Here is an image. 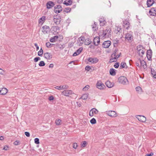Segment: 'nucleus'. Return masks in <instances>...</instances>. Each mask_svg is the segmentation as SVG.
Wrapping results in <instances>:
<instances>
[{
	"mask_svg": "<svg viewBox=\"0 0 156 156\" xmlns=\"http://www.w3.org/2000/svg\"><path fill=\"white\" fill-rule=\"evenodd\" d=\"M118 51V49H116L114 51L113 53L111 55V58L110 59V62H116V59L120 57L121 54L120 53L119 54L117 55V52Z\"/></svg>",
	"mask_w": 156,
	"mask_h": 156,
	"instance_id": "f257e3e1",
	"label": "nucleus"
},
{
	"mask_svg": "<svg viewBox=\"0 0 156 156\" xmlns=\"http://www.w3.org/2000/svg\"><path fill=\"white\" fill-rule=\"evenodd\" d=\"M133 32L131 31H129L126 34L125 39L129 42H131L133 39Z\"/></svg>",
	"mask_w": 156,
	"mask_h": 156,
	"instance_id": "f03ea898",
	"label": "nucleus"
},
{
	"mask_svg": "<svg viewBox=\"0 0 156 156\" xmlns=\"http://www.w3.org/2000/svg\"><path fill=\"white\" fill-rule=\"evenodd\" d=\"M118 81L120 83L124 85L127 84L128 82L127 78L124 76H120L118 78Z\"/></svg>",
	"mask_w": 156,
	"mask_h": 156,
	"instance_id": "7ed1b4c3",
	"label": "nucleus"
},
{
	"mask_svg": "<svg viewBox=\"0 0 156 156\" xmlns=\"http://www.w3.org/2000/svg\"><path fill=\"white\" fill-rule=\"evenodd\" d=\"M111 30L109 27H106V29L105 30H103V36L105 37H110L111 35Z\"/></svg>",
	"mask_w": 156,
	"mask_h": 156,
	"instance_id": "20e7f679",
	"label": "nucleus"
},
{
	"mask_svg": "<svg viewBox=\"0 0 156 156\" xmlns=\"http://www.w3.org/2000/svg\"><path fill=\"white\" fill-rule=\"evenodd\" d=\"M62 10V8L61 5H55L54 7L53 11L56 13H58Z\"/></svg>",
	"mask_w": 156,
	"mask_h": 156,
	"instance_id": "39448f33",
	"label": "nucleus"
},
{
	"mask_svg": "<svg viewBox=\"0 0 156 156\" xmlns=\"http://www.w3.org/2000/svg\"><path fill=\"white\" fill-rule=\"evenodd\" d=\"M106 114L109 116L112 117H115L117 115V113L114 111H109L106 112Z\"/></svg>",
	"mask_w": 156,
	"mask_h": 156,
	"instance_id": "423d86ee",
	"label": "nucleus"
},
{
	"mask_svg": "<svg viewBox=\"0 0 156 156\" xmlns=\"http://www.w3.org/2000/svg\"><path fill=\"white\" fill-rule=\"evenodd\" d=\"M42 29V31L44 34H48L50 31V28L49 27L46 25L43 26Z\"/></svg>",
	"mask_w": 156,
	"mask_h": 156,
	"instance_id": "0eeeda50",
	"label": "nucleus"
},
{
	"mask_svg": "<svg viewBox=\"0 0 156 156\" xmlns=\"http://www.w3.org/2000/svg\"><path fill=\"white\" fill-rule=\"evenodd\" d=\"M123 25L124 27L127 30H128L129 28L130 23L128 20L126 19L123 21Z\"/></svg>",
	"mask_w": 156,
	"mask_h": 156,
	"instance_id": "6e6552de",
	"label": "nucleus"
},
{
	"mask_svg": "<svg viewBox=\"0 0 156 156\" xmlns=\"http://www.w3.org/2000/svg\"><path fill=\"white\" fill-rule=\"evenodd\" d=\"M98 112V110L96 108H93L90 111L89 115L92 117L94 115V114H97Z\"/></svg>",
	"mask_w": 156,
	"mask_h": 156,
	"instance_id": "1a4fd4ad",
	"label": "nucleus"
},
{
	"mask_svg": "<svg viewBox=\"0 0 156 156\" xmlns=\"http://www.w3.org/2000/svg\"><path fill=\"white\" fill-rule=\"evenodd\" d=\"M111 44V42L110 41H104L102 44V47L104 48H108Z\"/></svg>",
	"mask_w": 156,
	"mask_h": 156,
	"instance_id": "9d476101",
	"label": "nucleus"
},
{
	"mask_svg": "<svg viewBox=\"0 0 156 156\" xmlns=\"http://www.w3.org/2000/svg\"><path fill=\"white\" fill-rule=\"evenodd\" d=\"M73 93V91L71 90H64L62 92V94L63 95L67 96L72 94Z\"/></svg>",
	"mask_w": 156,
	"mask_h": 156,
	"instance_id": "9b49d317",
	"label": "nucleus"
},
{
	"mask_svg": "<svg viewBox=\"0 0 156 156\" xmlns=\"http://www.w3.org/2000/svg\"><path fill=\"white\" fill-rule=\"evenodd\" d=\"M136 117L140 121L142 122H144L146 121V118L144 116L137 115L136 116Z\"/></svg>",
	"mask_w": 156,
	"mask_h": 156,
	"instance_id": "f8f14e48",
	"label": "nucleus"
},
{
	"mask_svg": "<svg viewBox=\"0 0 156 156\" xmlns=\"http://www.w3.org/2000/svg\"><path fill=\"white\" fill-rule=\"evenodd\" d=\"M88 60L92 63H96L98 62V59L97 58H89Z\"/></svg>",
	"mask_w": 156,
	"mask_h": 156,
	"instance_id": "ddd939ff",
	"label": "nucleus"
},
{
	"mask_svg": "<svg viewBox=\"0 0 156 156\" xmlns=\"http://www.w3.org/2000/svg\"><path fill=\"white\" fill-rule=\"evenodd\" d=\"M152 52L151 50H148L147 52V57L148 60H151Z\"/></svg>",
	"mask_w": 156,
	"mask_h": 156,
	"instance_id": "4468645a",
	"label": "nucleus"
},
{
	"mask_svg": "<svg viewBox=\"0 0 156 156\" xmlns=\"http://www.w3.org/2000/svg\"><path fill=\"white\" fill-rule=\"evenodd\" d=\"M149 13L151 16H156V9L153 8L149 11Z\"/></svg>",
	"mask_w": 156,
	"mask_h": 156,
	"instance_id": "2eb2a0df",
	"label": "nucleus"
},
{
	"mask_svg": "<svg viewBox=\"0 0 156 156\" xmlns=\"http://www.w3.org/2000/svg\"><path fill=\"white\" fill-rule=\"evenodd\" d=\"M44 58L47 60H50L52 58V55L51 53L46 52L44 54Z\"/></svg>",
	"mask_w": 156,
	"mask_h": 156,
	"instance_id": "dca6fc26",
	"label": "nucleus"
},
{
	"mask_svg": "<svg viewBox=\"0 0 156 156\" xmlns=\"http://www.w3.org/2000/svg\"><path fill=\"white\" fill-rule=\"evenodd\" d=\"M55 4L52 1H49L46 4L47 8L48 9L51 8L54 6Z\"/></svg>",
	"mask_w": 156,
	"mask_h": 156,
	"instance_id": "f3484780",
	"label": "nucleus"
},
{
	"mask_svg": "<svg viewBox=\"0 0 156 156\" xmlns=\"http://www.w3.org/2000/svg\"><path fill=\"white\" fill-rule=\"evenodd\" d=\"M140 66H142L143 68L144 69H147V66L146 63L144 60H140Z\"/></svg>",
	"mask_w": 156,
	"mask_h": 156,
	"instance_id": "a211bd4d",
	"label": "nucleus"
},
{
	"mask_svg": "<svg viewBox=\"0 0 156 156\" xmlns=\"http://www.w3.org/2000/svg\"><path fill=\"white\" fill-rule=\"evenodd\" d=\"M8 92L7 89L5 88H0V94L2 95H5Z\"/></svg>",
	"mask_w": 156,
	"mask_h": 156,
	"instance_id": "6ab92c4d",
	"label": "nucleus"
},
{
	"mask_svg": "<svg viewBox=\"0 0 156 156\" xmlns=\"http://www.w3.org/2000/svg\"><path fill=\"white\" fill-rule=\"evenodd\" d=\"M100 40L98 37H96L94 38V43L96 46L98 45L100 43Z\"/></svg>",
	"mask_w": 156,
	"mask_h": 156,
	"instance_id": "aec40b11",
	"label": "nucleus"
},
{
	"mask_svg": "<svg viewBox=\"0 0 156 156\" xmlns=\"http://www.w3.org/2000/svg\"><path fill=\"white\" fill-rule=\"evenodd\" d=\"M83 48H80L75 52L73 55V56H76L79 55L82 51Z\"/></svg>",
	"mask_w": 156,
	"mask_h": 156,
	"instance_id": "412c9836",
	"label": "nucleus"
},
{
	"mask_svg": "<svg viewBox=\"0 0 156 156\" xmlns=\"http://www.w3.org/2000/svg\"><path fill=\"white\" fill-rule=\"evenodd\" d=\"M96 86L97 88L101 90L104 88L105 86L102 83L98 82L96 84Z\"/></svg>",
	"mask_w": 156,
	"mask_h": 156,
	"instance_id": "4be33fe9",
	"label": "nucleus"
},
{
	"mask_svg": "<svg viewBox=\"0 0 156 156\" xmlns=\"http://www.w3.org/2000/svg\"><path fill=\"white\" fill-rule=\"evenodd\" d=\"M85 38L84 36H81L78 38V41L80 42L81 44L84 43Z\"/></svg>",
	"mask_w": 156,
	"mask_h": 156,
	"instance_id": "5701e85b",
	"label": "nucleus"
},
{
	"mask_svg": "<svg viewBox=\"0 0 156 156\" xmlns=\"http://www.w3.org/2000/svg\"><path fill=\"white\" fill-rule=\"evenodd\" d=\"M53 21L55 23L56 25L59 24L61 22V20L59 18H54L53 19Z\"/></svg>",
	"mask_w": 156,
	"mask_h": 156,
	"instance_id": "b1692460",
	"label": "nucleus"
},
{
	"mask_svg": "<svg viewBox=\"0 0 156 156\" xmlns=\"http://www.w3.org/2000/svg\"><path fill=\"white\" fill-rule=\"evenodd\" d=\"M154 3V1H147V4L148 7H150Z\"/></svg>",
	"mask_w": 156,
	"mask_h": 156,
	"instance_id": "393cba45",
	"label": "nucleus"
},
{
	"mask_svg": "<svg viewBox=\"0 0 156 156\" xmlns=\"http://www.w3.org/2000/svg\"><path fill=\"white\" fill-rule=\"evenodd\" d=\"M127 66L126 63H125L124 62H122L121 63L120 66V69H122V68L127 69Z\"/></svg>",
	"mask_w": 156,
	"mask_h": 156,
	"instance_id": "a878e982",
	"label": "nucleus"
},
{
	"mask_svg": "<svg viewBox=\"0 0 156 156\" xmlns=\"http://www.w3.org/2000/svg\"><path fill=\"white\" fill-rule=\"evenodd\" d=\"M144 49L143 46L141 45H139L137 47V53L138 54H140V50Z\"/></svg>",
	"mask_w": 156,
	"mask_h": 156,
	"instance_id": "bb28decb",
	"label": "nucleus"
},
{
	"mask_svg": "<svg viewBox=\"0 0 156 156\" xmlns=\"http://www.w3.org/2000/svg\"><path fill=\"white\" fill-rule=\"evenodd\" d=\"M105 84L109 88L112 87L113 86V84L109 81L106 82Z\"/></svg>",
	"mask_w": 156,
	"mask_h": 156,
	"instance_id": "cd10ccee",
	"label": "nucleus"
},
{
	"mask_svg": "<svg viewBox=\"0 0 156 156\" xmlns=\"http://www.w3.org/2000/svg\"><path fill=\"white\" fill-rule=\"evenodd\" d=\"M110 74L112 76H115L116 74L115 70L113 69H111L109 70Z\"/></svg>",
	"mask_w": 156,
	"mask_h": 156,
	"instance_id": "c85d7f7f",
	"label": "nucleus"
},
{
	"mask_svg": "<svg viewBox=\"0 0 156 156\" xmlns=\"http://www.w3.org/2000/svg\"><path fill=\"white\" fill-rule=\"evenodd\" d=\"M72 3V1H64V4L66 5H70Z\"/></svg>",
	"mask_w": 156,
	"mask_h": 156,
	"instance_id": "c756f323",
	"label": "nucleus"
},
{
	"mask_svg": "<svg viewBox=\"0 0 156 156\" xmlns=\"http://www.w3.org/2000/svg\"><path fill=\"white\" fill-rule=\"evenodd\" d=\"M58 37L57 36H55L54 37H52L50 39V41L51 42H54L56 41V40L58 39Z\"/></svg>",
	"mask_w": 156,
	"mask_h": 156,
	"instance_id": "7c9ffc66",
	"label": "nucleus"
},
{
	"mask_svg": "<svg viewBox=\"0 0 156 156\" xmlns=\"http://www.w3.org/2000/svg\"><path fill=\"white\" fill-rule=\"evenodd\" d=\"M91 42L89 38L85 39L84 42V44L86 45H88L90 44Z\"/></svg>",
	"mask_w": 156,
	"mask_h": 156,
	"instance_id": "2f4dec72",
	"label": "nucleus"
},
{
	"mask_svg": "<svg viewBox=\"0 0 156 156\" xmlns=\"http://www.w3.org/2000/svg\"><path fill=\"white\" fill-rule=\"evenodd\" d=\"M100 22V24L101 26H103L106 23V21L105 20L101 19L99 20Z\"/></svg>",
	"mask_w": 156,
	"mask_h": 156,
	"instance_id": "473e14b6",
	"label": "nucleus"
},
{
	"mask_svg": "<svg viewBox=\"0 0 156 156\" xmlns=\"http://www.w3.org/2000/svg\"><path fill=\"white\" fill-rule=\"evenodd\" d=\"M46 17L44 16H43L39 20V23H43L44 22L45 20Z\"/></svg>",
	"mask_w": 156,
	"mask_h": 156,
	"instance_id": "72a5a7b5",
	"label": "nucleus"
},
{
	"mask_svg": "<svg viewBox=\"0 0 156 156\" xmlns=\"http://www.w3.org/2000/svg\"><path fill=\"white\" fill-rule=\"evenodd\" d=\"M92 28L93 30L94 31L98 29V27L97 24L95 23V22H94V24L92 25Z\"/></svg>",
	"mask_w": 156,
	"mask_h": 156,
	"instance_id": "f704fd0d",
	"label": "nucleus"
},
{
	"mask_svg": "<svg viewBox=\"0 0 156 156\" xmlns=\"http://www.w3.org/2000/svg\"><path fill=\"white\" fill-rule=\"evenodd\" d=\"M56 47L61 49H62L64 48V45L61 44H56Z\"/></svg>",
	"mask_w": 156,
	"mask_h": 156,
	"instance_id": "c9c22d12",
	"label": "nucleus"
},
{
	"mask_svg": "<svg viewBox=\"0 0 156 156\" xmlns=\"http://www.w3.org/2000/svg\"><path fill=\"white\" fill-rule=\"evenodd\" d=\"M54 44H51L49 42H47L46 43V45L48 48H51L53 46Z\"/></svg>",
	"mask_w": 156,
	"mask_h": 156,
	"instance_id": "e433bc0d",
	"label": "nucleus"
},
{
	"mask_svg": "<svg viewBox=\"0 0 156 156\" xmlns=\"http://www.w3.org/2000/svg\"><path fill=\"white\" fill-rule=\"evenodd\" d=\"M71 10V9L69 7L66 8H65L64 10H63V12L68 13L70 12Z\"/></svg>",
	"mask_w": 156,
	"mask_h": 156,
	"instance_id": "4c0bfd02",
	"label": "nucleus"
},
{
	"mask_svg": "<svg viewBox=\"0 0 156 156\" xmlns=\"http://www.w3.org/2000/svg\"><path fill=\"white\" fill-rule=\"evenodd\" d=\"M145 53V49H143L142 50H141L140 51V54H138L139 55L142 57H143V55Z\"/></svg>",
	"mask_w": 156,
	"mask_h": 156,
	"instance_id": "58836bf2",
	"label": "nucleus"
},
{
	"mask_svg": "<svg viewBox=\"0 0 156 156\" xmlns=\"http://www.w3.org/2000/svg\"><path fill=\"white\" fill-rule=\"evenodd\" d=\"M87 98V95L86 94H83L81 97V98L83 100H86Z\"/></svg>",
	"mask_w": 156,
	"mask_h": 156,
	"instance_id": "ea45409f",
	"label": "nucleus"
},
{
	"mask_svg": "<svg viewBox=\"0 0 156 156\" xmlns=\"http://www.w3.org/2000/svg\"><path fill=\"white\" fill-rule=\"evenodd\" d=\"M90 122L91 124H94L96 123V121L94 118H93L90 120Z\"/></svg>",
	"mask_w": 156,
	"mask_h": 156,
	"instance_id": "a19ab883",
	"label": "nucleus"
},
{
	"mask_svg": "<svg viewBox=\"0 0 156 156\" xmlns=\"http://www.w3.org/2000/svg\"><path fill=\"white\" fill-rule=\"evenodd\" d=\"M45 65V63L43 61H40L39 64V65L40 66H44Z\"/></svg>",
	"mask_w": 156,
	"mask_h": 156,
	"instance_id": "79ce46f5",
	"label": "nucleus"
},
{
	"mask_svg": "<svg viewBox=\"0 0 156 156\" xmlns=\"http://www.w3.org/2000/svg\"><path fill=\"white\" fill-rule=\"evenodd\" d=\"M89 86L88 85H87L83 88V90L84 91L87 90L89 89Z\"/></svg>",
	"mask_w": 156,
	"mask_h": 156,
	"instance_id": "37998d69",
	"label": "nucleus"
},
{
	"mask_svg": "<svg viewBox=\"0 0 156 156\" xmlns=\"http://www.w3.org/2000/svg\"><path fill=\"white\" fill-rule=\"evenodd\" d=\"M119 43V40H116L114 41V43H113V45L115 47H116L118 44Z\"/></svg>",
	"mask_w": 156,
	"mask_h": 156,
	"instance_id": "c03bdc74",
	"label": "nucleus"
},
{
	"mask_svg": "<svg viewBox=\"0 0 156 156\" xmlns=\"http://www.w3.org/2000/svg\"><path fill=\"white\" fill-rule=\"evenodd\" d=\"M34 143L36 144H39L40 143L39 139L37 138H36L34 139Z\"/></svg>",
	"mask_w": 156,
	"mask_h": 156,
	"instance_id": "a18cd8bd",
	"label": "nucleus"
},
{
	"mask_svg": "<svg viewBox=\"0 0 156 156\" xmlns=\"http://www.w3.org/2000/svg\"><path fill=\"white\" fill-rule=\"evenodd\" d=\"M62 90L67 89L69 88V86L67 85H63L62 86Z\"/></svg>",
	"mask_w": 156,
	"mask_h": 156,
	"instance_id": "49530a36",
	"label": "nucleus"
},
{
	"mask_svg": "<svg viewBox=\"0 0 156 156\" xmlns=\"http://www.w3.org/2000/svg\"><path fill=\"white\" fill-rule=\"evenodd\" d=\"M61 120L60 119H57L55 121V123L57 125H59L60 124V123Z\"/></svg>",
	"mask_w": 156,
	"mask_h": 156,
	"instance_id": "de8ad7c7",
	"label": "nucleus"
},
{
	"mask_svg": "<svg viewBox=\"0 0 156 156\" xmlns=\"http://www.w3.org/2000/svg\"><path fill=\"white\" fill-rule=\"evenodd\" d=\"M41 60V58L39 57H37L34 59V61L35 62H37L38 60Z\"/></svg>",
	"mask_w": 156,
	"mask_h": 156,
	"instance_id": "09e8293b",
	"label": "nucleus"
},
{
	"mask_svg": "<svg viewBox=\"0 0 156 156\" xmlns=\"http://www.w3.org/2000/svg\"><path fill=\"white\" fill-rule=\"evenodd\" d=\"M140 60H141L140 59H139V60L136 61V66L138 67H140Z\"/></svg>",
	"mask_w": 156,
	"mask_h": 156,
	"instance_id": "8fccbe9b",
	"label": "nucleus"
},
{
	"mask_svg": "<svg viewBox=\"0 0 156 156\" xmlns=\"http://www.w3.org/2000/svg\"><path fill=\"white\" fill-rule=\"evenodd\" d=\"M152 72V71H151ZM151 74L155 78H156V72L153 71V72H152Z\"/></svg>",
	"mask_w": 156,
	"mask_h": 156,
	"instance_id": "3c124183",
	"label": "nucleus"
},
{
	"mask_svg": "<svg viewBox=\"0 0 156 156\" xmlns=\"http://www.w3.org/2000/svg\"><path fill=\"white\" fill-rule=\"evenodd\" d=\"M86 144V142L85 141H83L81 144V146L82 147H84L85 146Z\"/></svg>",
	"mask_w": 156,
	"mask_h": 156,
	"instance_id": "603ef678",
	"label": "nucleus"
},
{
	"mask_svg": "<svg viewBox=\"0 0 156 156\" xmlns=\"http://www.w3.org/2000/svg\"><path fill=\"white\" fill-rule=\"evenodd\" d=\"M9 147L8 145H6L5 146H4V147L3 149V150H4L5 151H7L8 150Z\"/></svg>",
	"mask_w": 156,
	"mask_h": 156,
	"instance_id": "864d4df0",
	"label": "nucleus"
},
{
	"mask_svg": "<svg viewBox=\"0 0 156 156\" xmlns=\"http://www.w3.org/2000/svg\"><path fill=\"white\" fill-rule=\"evenodd\" d=\"M119 66V64L117 63L115 64L114 65V67L115 68H118Z\"/></svg>",
	"mask_w": 156,
	"mask_h": 156,
	"instance_id": "5fc2aeb1",
	"label": "nucleus"
},
{
	"mask_svg": "<svg viewBox=\"0 0 156 156\" xmlns=\"http://www.w3.org/2000/svg\"><path fill=\"white\" fill-rule=\"evenodd\" d=\"M43 53V52H41V51H39L38 52V55L40 56H42Z\"/></svg>",
	"mask_w": 156,
	"mask_h": 156,
	"instance_id": "6e6d98bb",
	"label": "nucleus"
},
{
	"mask_svg": "<svg viewBox=\"0 0 156 156\" xmlns=\"http://www.w3.org/2000/svg\"><path fill=\"white\" fill-rule=\"evenodd\" d=\"M24 133L27 136L29 137L30 136V133L29 132H26Z\"/></svg>",
	"mask_w": 156,
	"mask_h": 156,
	"instance_id": "4d7b16f0",
	"label": "nucleus"
},
{
	"mask_svg": "<svg viewBox=\"0 0 156 156\" xmlns=\"http://www.w3.org/2000/svg\"><path fill=\"white\" fill-rule=\"evenodd\" d=\"M90 69V67L88 66H87L85 68V70L87 71H89Z\"/></svg>",
	"mask_w": 156,
	"mask_h": 156,
	"instance_id": "13d9d810",
	"label": "nucleus"
},
{
	"mask_svg": "<svg viewBox=\"0 0 156 156\" xmlns=\"http://www.w3.org/2000/svg\"><path fill=\"white\" fill-rule=\"evenodd\" d=\"M77 147V144L76 143H74L73 144V147L75 149H76Z\"/></svg>",
	"mask_w": 156,
	"mask_h": 156,
	"instance_id": "bf43d9fd",
	"label": "nucleus"
},
{
	"mask_svg": "<svg viewBox=\"0 0 156 156\" xmlns=\"http://www.w3.org/2000/svg\"><path fill=\"white\" fill-rule=\"evenodd\" d=\"M55 88L58 90H62V86H56Z\"/></svg>",
	"mask_w": 156,
	"mask_h": 156,
	"instance_id": "052dcab7",
	"label": "nucleus"
},
{
	"mask_svg": "<svg viewBox=\"0 0 156 156\" xmlns=\"http://www.w3.org/2000/svg\"><path fill=\"white\" fill-rule=\"evenodd\" d=\"M136 90L137 91H140L141 90V88L140 87H138L136 88Z\"/></svg>",
	"mask_w": 156,
	"mask_h": 156,
	"instance_id": "680f3d73",
	"label": "nucleus"
},
{
	"mask_svg": "<svg viewBox=\"0 0 156 156\" xmlns=\"http://www.w3.org/2000/svg\"><path fill=\"white\" fill-rule=\"evenodd\" d=\"M34 46L36 47V50L37 51L39 49V47L38 46L37 44V43H34Z\"/></svg>",
	"mask_w": 156,
	"mask_h": 156,
	"instance_id": "e2e57ef3",
	"label": "nucleus"
},
{
	"mask_svg": "<svg viewBox=\"0 0 156 156\" xmlns=\"http://www.w3.org/2000/svg\"><path fill=\"white\" fill-rule=\"evenodd\" d=\"M13 144L15 145H17L19 144V142L18 141L16 140L13 143Z\"/></svg>",
	"mask_w": 156,
	"mask_h": 156,
	"instance_id": "0e129e2a",
	"label": "nucleus"
},
{
	"mask_svg": "<svg viewBox=\"0 0 156 156\" xmlns=\"http://www.w3.org/2000/svg\"><path fill=\"white\" fill-rule=\"evenodd\" d=\"M154 154L152 152H151L150 154H147L145 156H152Z\"/></svg>",
	"mask_w": 156,
	"mask_h": 156,
	"instance_id": "69168bd1",
	"label": "nucleus"
},
{
	"mask_svg": "<svg viewBox=\"0 0 156 156\" xmlns=\"http://www.w3.org/2000/svg\"><path fill=\"white\" fill-rule=\"evenodd\" d=\"M48 99L49 101L52 100L54 99V97L52 96H51L49 97Z\"/></svg>",
	"mask_w": 156,
	"mask_h": 156,
	"instance_id": "338daca9",
	"label": "nucleus"
},
{
	"mask_svg": "<svg viewBox=\"0 0 156 156\" xmlns=\"http://www.w3.org/2000/svg\"><path fill=\"white\" fill-rule=\"evenodd\" d=\"M54 66V65L53 64H51L49 65V67L50 68H52Z\"/></svg>",
	"mask_w": 156,
	"mask_h": 156,
	"instance_id": "774afa93",
	"label": "nucleus"
}]
</instances>
